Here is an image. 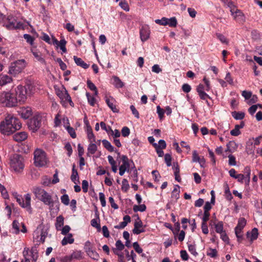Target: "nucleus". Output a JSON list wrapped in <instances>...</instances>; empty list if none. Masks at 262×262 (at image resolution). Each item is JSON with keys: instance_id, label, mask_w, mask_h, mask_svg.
Here are the masks:
<instances>
[{"instance_id": "f257e3e1", "label": "nucleus", "mask_w": 262, "mask_h": 262, "mask_svg": "<svg viewBox=\"0 0 262 262\" xmlns=\"http://www.w3.org/2000/svg\"><path fill=\"white\" fill-rule=\"evenodd\" d=\"M21 124L19 119L13 115L8 114L0 124V131L5 135H10L19 129Z\"/></svg>"}, {"instance_id": "f03ea898", "label": "nucleus", "mask_w": 262, "mask_h": 262, "mask_svg": "<svg viewBox=\"0 0 262 262\" xmlns=\"http://www.w3.org/2000/svg\"><path fill=\"white\" fill-rule=\"evenodd\" d=\"M32 191L37 199L42 202L45 205L49 206L50 209L53 207L54 201L50 193L38 186L33 187Z\"/></svg>"}, {"instance_id": "7ed1b4c3", "label": "nucleus", "mask_w": 262, "mask_h": 262, "mask_svg": "<svg viewBox=\"0 0 262 262\" xmlns=\"http://www.w3.org/2000/svg\"><path fill=\"white\" fill-rule=\"evenodd\" d=\"M19 101L16 94V88L9 92H3L0 94V103L7 107H13Z\"/></svg>"}, {"instance_id": "20e7f679", "label": "nucleus", "mask_w": 262, "mask_h": 262, "mask_svg": "<svg viewBox=\"0 0 262 262\" xmlns=\"http://www.w3.org/2000/svg\"><path fill=\"white\" fill-rule=\"evenodd\" d=\"M34 90V87L32 84H27L25 86L18 85L16 88V94L18 96L19 102H25L27 96L32 95Z\"/></svg>"}, {"instance_id": "39448f33", "label": "nucleus", "mask_w": 262, "mask_h": 262, "mask_svg": "<svg viewBox=\"0 0 262 262\" xmlns=\"http://www.w3.org/2000/svg\"><path fill=\"white\" fill-rule=\"evenodd\" d=\"M45 120V116L40 114H35L30 120L28 123V127L33 132L37 131L41 125L42 122Z\"/></svg>"}, {"instance_id": "423d86ee", "label": "nucleus", "mask_w": 262, "mask_h": 262, "mask_svg": "<svg viewBox=\"0 0 262 262\" xmlns=\"http://www.w3.org/2000/svg\"><path fill=\"white\" fill-rule=\"evenodd\" d=\"M11 168L15 172H19L24 168L23 158L19 155H14L10 159Z\"/></svg>"}, {"instance_id": "0eeeda50", "label": "nucleus", "mask_w": 262, "mask_h": 262, "mask_svg": "<svg viewBox=\"0 0 262 262\" xmlns=\"http://www.w3.org/2000/svg\"><path fill=\"white\" fill-rule=\"evenodd\" d=\"M34 160L35 165L39 167L45 166L48 162L46 153L40 149H37L35 150Z\"/></svg>"}, {"instance_id": "6e6552de", "label": "nucleus", "mask_w": 262, "mask_h": 262, "mask_svg": "<svg viewBox=\"0 0 262 262\" xmlns=\"http://www.w3.org/2000/svg\"><path fill=\"white\" fill-rule=\"evenodd\" d=\"M26 66L24 59L18 60L11 64L9 68V73L15 76L20 73Z\"/></svg>"}, {"instance_id": "1a4fd4ad", "label": "nucleus", "mask_w": 262, "mask_h": 262, "mask_svg": "<svg viewBox=\"0 0 262 262\" xmlns=\"http://www.w3.org/2000/svg\"><path fill=\"white\" fill-rule=\"evenodd\" d=\"M17 202L20 205V206L24 208H26L27 210L31 213L32 208L31 206V195L29 193H27L24 195V198H23L21 196L17 195L16 196Z\"/></svg>"}, {"instance_id": "9d476101", "label": "nucleus", "mask_w": 262, "mask_h": 262, "mask_svg": "<svg viewBox=\"0 0 262 262\" xmlns=\"http://www.w3.org/2000/svg\"><path fill=\"white\" fill-rule=\"evenodd\" d=\"M3 26L8 29L12 30L20 28L23 25L20 22H17L13 15H9L6 17Z\"/></svg>"}, {"instance_id": "9b49d317", "label": "nucleus", "mask_w": 262, "mask_h": 262, "mask_svg": "<svg viewBox=\"0 0 262 262\" xmlns=\"http://www.w3.org/2000/svg\"><path fill=\"white\" fill-rule=\"evenodd\" d=\"M26 251L27 254L26 257L29 260L32 261V262H35L38 257V252L36 248L33 247L31 250L29 248L25 247L23 252V257H24V252Z\"/></svg>"}, {"instance_id": "f8f14e48", "label": "nucleus", "mask_w": 262, "mask_h": 262, "mask_svg": "<svg viewBox=\"0 0 262 262\" xmlns=\"http://www.w3.org/2000/svg\"><path fill=\"white\" fill-rule=\"evenodd\" d=\"M134 226L133 232L135 234L138 235L145 231V226L143 225L142 222L139 217L136 220Z\"/></svg>"}, {"instance_id": "ddd939ff", "label": "nucleus", "mask_w": 262, "mask_h": 262, "mask_svg": "<svg viewBox=\"0 0 262 262\" xmlns=\"http://www.w3.org/2000/svg\"><path fill=\"white\" fill-rule=\"evenodd\" d=\"M221 1L227 5V6L230 9V12L234 18H236L237 16L242 15V12L235 8L231 0Z\"/></svg>"}, {"instance_id": "4468645a", "label": "nucleus", "mask_w": 262, "mask_h": 262, "mask_svg": "<svg viewBox=\"0 0 262 262\" xmlns=\"http://www.w3.org/2000/svg\"><path fill=\"white\" fill-rule=\"evenodd\" d=\"M121 160L122 161V164L119 167V174L120 176H123L126 171H129L130 165L128 162V159L126 156H122Z\"/></svg>"}, {"instance_id": "2eb2a0df", "label": "nucleus", "mask_w": 262, "mask_h": 262, "mask_svg": "<svg viewBox=\"0 0 262 262\" xmlns=\"http://www.w3.org/2000/svg\"><path fill=\"white\" fill-rule=\"evenodd\" d=\"M84 249L87 254L91 258L95 260L98 259L99 257V254L94 249L90 247V243L89 242H87L85 243Z\"/></svg>"}, {"instance_id": "dca6fc26", "label": "nucleus", "mask_w": 262, "mask_h": 262, "mask_svg": "<svg viewBox=\"0 0 262 262\" xmlns=\"http://www.w3.org/2000/svg\"><path fill=\"white\" fill-rule=\"evenodd\" d=\"M150 30L149 27L147 25L142 26L140 30V36L142 41H146L149 37Z\"/></svg>"}, {"instance_id": "f3484780", "label": "nucleus", "mask_w": 262, "mask_h": 262, "mask_svg": "<svg viewBox=\"0 0 262 262\" xmlns=\"http://www.w3.org/2000/svg\"><path fill=\"white\" fill-rule=\"evenodd\" d=\"M17 112L19 115L24 119L29 118L32 115V110L30 107H20Z\"/></svg>"}, {"instance_id": "a211bd4d", "label": "nucleus", "mask_w": 262, "mask_h": 262, "mask_svg": "<svg viewBox=\"0 0 262 262\" xmlns=\"http://www.w3.org/2000/svg\"><path fill=\"white\" fill-rule=\"evenodd\" d=\"M58 96L61 100L69 102L71 106L74 105V103L72 102L70 95L65 88H63L58 93Z\"/></svg>"}, {"instance_id": "6ab92c4d", "label": "nucleus", "mask_w": 262, "mask_h": 262, "mask_svg": "<svg viewBox=\"0 0 262 262\" xmlns=\"http://www.w3.org/2000/svg\"><path fill=\"white\" fill-rule=\"evenodd\" d=\"M31 52L37 60L41 63H46L45 59L42 57L41 53L38 49L33 47L31 49Z\"/></svg>"}, {"instance_id": "aec40b11", "label": "nucleus", "mask_w": 262, "mask_h": 262, "mask_svg": "<svg viewBox=\"0 0 262 262\" xmlns=\"http://www.w3.org/2000/svg\"><path fill=\"white\" fill-rule=\"evenodd\" d=\"M28 138V134L25 132H18L15 134L13 138L16 142H20L25 140Z\"/></svg>"}, {"instance_id": "412c9836", "label": "nucleus", "mask_w": 262, "mask_h": 262, "mask_svg": "<svg viewBox=\"0 0 262 262\" xmlns=\"http://www.w3.org/2000/svg\"><path fill=\"white\" fill-rule=\"evenodd\" d=\"M105 102L107 104L108 106L112 110V111L114 112H118V110L116 108V101L112 97H106L105 98Z\"/></svg>"}, {"instance_id": "4be33fe9", "label": "nucleus", "mask_w": 262, "mask_h": 262, "mask_svg": "<svg viewBox=\"0 0 262 262\" xmlns=\"http://www.w3.org/2000/svg\"><path fill=\"white\" fill-rule=\"evenodd\" d=\"M246 235L247 238H249L250 241L252 242L258 237V229L256 228H254L251 231L247 232Z\"/></svg>"}, {"instance_id": "5701e85b", "label": "nucleus", "mask_w": 262, "mask_h": 262, "mask_svg": "<svg viewBox=\"0 0 262 262\" xmlns=\"http://www.w3.org/2000/svg\"><path fill=\"white\" fill-rule=\"evenodd\" d=\"M12 81L11 77L7 74H0V86L5 85Z\"/></svg>"}, {"instance_id": "b1692460", "label": "nucleus", "mask_w": 262, "mask_h": 262, "mask_svg": "<svg viewBox=\"0 0 262 262\" xmlns=\"http://www.w3.org/2000/svg\"><path fill=\"white\" fill-rule=\"evenodd\" d=\"M73 58L77 66H80L84 69H86L89 67V65L85 63L81 58L74 56Z\"/></svg>"}, {"instance_id": "393cba45", "label": "nucleus", "mask_w": 262, "mask_h": 262, "mask_svg": "<svg viewBox=\"0 0 262 262\" xmlns=\"http://www.w3.org/2000/svg\"><path fill=\"white\" fill-rule=\"evenodd\" d=\"M87 136L90 142H95V137L93 133L92 129L91 127L87 125L86 126V130Z\"/></svg>"}, {"instance_id": "a878e982", "label": "nucleus", "mask_w": 262, "mask_h": 262, "mask_svg": "<svg viewBox=\"0 0 262 262\" xmlns=\"http://www.w3.org/2000/svg\"><path fill=\"white\" fill-rule=\"evenodd\" d=\"M112 80L113 84L117 88H121L124 86L123 82L116 76H113Z\"/></svg>"}, {"instance_id": "bb28decb", "label": "nucleus", "mask_w": 262, "mask_h": 262, "mask_svg": "<svg viewBox=\"0 0 262 262\" xmlns=\"http://www.w3.org/2000/svg\"><path fill=\"white\" fill-rule=\"evenodd\" d=\"M71 179L72 181L76 184L77 183L79 182L78 172H77V170L75 169V165H73L72 173V175L71 177Z\"/></svg>"}, {"instance_id": "cd10ccee", "label": "nucleus", "mask_w": 262, "mask_h": 262, "mask_svg": "<svg viewBox=\"0 0 262 262\" xmlns=\"http://www.w3.org/2000/svg\"><path fill=\"white\" fill-rule=\"evenodd\" d=\"M74 241V239L73 237L72 234H68L67 236L62 239L61 241V244L63 246H65L68 244H72Z\"/></svg>"}, {"instance_id": "c85d7f7f", "label": "nucleus", "mask_w": 262, "mask_h": 262, "mask_svg": "<svg viewBox=\"0 0 262 262\" xmlns=\"http://www.w3.org/2000/svg\"><path fill=\"white\" fill-rule=\"evenodd\" d=\"M97 150V146L96 144L94 142H90V144L88 147V153L87 154L89 155V154L93 155L94 154Z\"/></svg>"}, {"instance_id": "c756f323", "label": "nucleus", "mask_w": 262, "mask_h": 262, "mask_svg": "<svg viewBox=\"0 0 262 262\" xmlns=\"http://www.w3.org/2000/svg\"><path fill=\"white\" fill-rule=\"evenodd\" d=\"M180 188L178 185L174 186V189L171 193V197L178 200L180 197Z\"/></svg>"}, {"instance_id": "7c9ffc66", "label": "nucleus", "mask_w": 262, "mask_h": 262, "mask_svg": "<svg viewBox=\"0 0 262 262\" xmlns=\"http://www.w3.org/2000/svg\"><path fill=\"white\" fill-rule=\"evenodd\" d=\"M232 116L236 120H242L244 118L245 114L242 112L234 111L231 113Z\"/></svg>"}, {"instance_id": "2f4dec72", "label": "nucleus", "mask_w": 262, "mask_h": 262, "mask_svg": "<svg viewBox=\"0 0 262 262\" xmlns=\"http://www.w3.org/2000/svg\"><path fill=\"white\" fill-rule=\"evenodd\" d=\"M64 224L63 218L61 216H58L56 219V222L55 224L56 228L57 230H61V227Z\"/></svg>"}, {"instance_id": "473e14b6", "label": "nucleus", "mask_w": 262, "mask_h": 262, "mask_svg": "<svg viewBox=\"0 0 262 262\" xmlns=\"http://www.w3.org/2000/svg\"><path fill=\"white\" fill-rule=\"evenodd\" d=\"M214 227L215 231L218 233H221L225 231L224 230L223 223L222 222H218L217 223H214Z\"/></svg>"}, {"instance_id": "72a5a7b5", "label": "nucleus", "mask_w": 262, "mask_h": 262, "mask_svg": "<svg viewBox=\"0 0 262 262\" xmlns=\"http://www.w3.org/2000/svg\"><path fill=\"white\" fill-rule=\"evenodd\" d=\"M70 255L72 260L80 259L82 257V252L80 251H74Z\"/></svg>"}, {"instance_id": "f704fd0d", "label": "nucleus", "mask_w": 262, "mask_h": 262, "mask_svg": "<svg viewBox=\"0 0 262 262\" xmlns=\"http://www.w3.org/2000/svg\"><path fill=\"white\" fill-rule=\"evenodd\" d=\"M104 147L109 151L112 152L114 151V147L111 145V143L106 140L102 141Z\"/></svg>"}, {"instance_id": "c9c22d12", "label": "nucleus", "mask_w": 262, "mask_h": 262, "mask_svg": "<svg viewBox=\"0 0 262 262\" xmlns=\"http://www.w3.org/2000/svg\"><path fill=\"white\" fill-rule=\"evenodd\" d=\"M38 234H39V235L40 236V241L42 243L44 242L45 238L46 237L47 235V232L43 230H42L40 232H39V231H36L34 232V235H35Z\"/></svg>"}, {"instance_id": "e433bc0d", "label": "nucleus", "mask_w": 262, "mask_h": 262, "mask_svg": "<svg viewBox=\"0 0 262 262\" xmlns=\"http://www.w3.org/2000/svg\"><path fill=\"white\" fill-rule=\"evenodd\" d=\"M226 146H228V148L231 150V153L233 152L237 148V144L233 141H231L227 144Z\"/></svg>"}, {"instance_id": "4c0bfd02", "label": "nucleus", "mask_w": 262, "mask_h": 262, "mask_svg": "<svg viewBox=\"0 0 262 262\" xmlns=\"http://www.w3.org/2000/svg\"><path fill=\"white\" fill-rule=\"evenodd\" d=\"M52 183L51 178L48 176H43L41 179V184L45 186H48Z\"/></svg>"}, {"instance_id": "58836bf2", "label": "nucleus", "mask_w": 262, "mask_h": 262, "mask_svg": "<svg viewBox=\"0 0 262 262\" xmlns=\"http://www.w3.org/2000/svg\"><path fill=\"white\" fill-rule=\"evenodd\" d=\"M146 207L144 204H141L140 205H134L133 207V210L135 212L138 211L143 212L145 211Z\"/></svg>"}, {"instance_id": "ea45409f", "label": "nucleus", "mask_w": 262, "mask_h": 262, "mask_svg": "<svg viewBox=\"0 0 262 262\" xmlns=\"http://www.w3.org/2000/svg\"><path fill=\"white\" fill-rule=\"evenodd\" d=\"M246 225V220L244 218L242 217L238 220V224L236 226V228H237L239 230H240L241 229H243Z\"/></svg>"}, {"instance_id": "a19ab883", "label": "nucleus", "mask_w": 262, "mask_h": 262, "mask_svg": "<svg viewBox=\"0 0 262 262\" xmlns=\"http://www.w3.org/2000/svg\"><path fill=\"white\" fill-rule=\"evenodd\" d=\"M66 43L67 42L65 39H61L58 42V44L57 45V47H59L63 53H66L67 52V49L66 48Z\"/></svg>"}, {"instance_id": "79ce46f5", "label": "nucleus", "mask_w": 262, "mask_h": 262, "mask_svg": "<svg viewBox=\"0 0 262 262\" xmlns=\"http://www.w3.org/2000/svg\"><path fill=\"white\" fill-rule=\"evenodd\" d=\"M167 25L171 27H174L177 25V20L175 17L167 18Z\"/></svg>"}, {"instance_id": "37998d69", "label": "nucleus", "mask_w": 262, "mask_h": 262, "mask_svg": "<svg viewBox=\"0 0 262 262\" xmlns=\"http://www.w3.org/2000/svg\"><path fill=\"white\" fill-rule=\"evenodd\" d=\"M244 170L245 173V175L244 176L246 177V184H249L250 180L251 170L249 167H245Z\"/></svg>"}, {"instance_id": "c03bdc74", "label": "nucleus", "mask_w": 262, "mask_h": 262, "mask_svg": "<svg viewBox=\"0 0 262 262\" xmlns=\"http://www.w3.org/2000/svg\"><path fill=\"white\" fill-rule=\"evenodd\" d=\"M86 95L89 103L91 106H94L96 102V100L95 97L91 95L89 93H86Z\"/></svg>"}, {"instance_id": "a18cd8bd", "label": "nucleus", "mask_w": 262, "mask_h": 262, "mask_svg": "<svg viewBox=\"0 0 262 262\" xmlns=\"http://www.w3.org/2000/svg\"><path fill=\"white\" fill-rule=\"evenodd\" d=\"M155 148H160L161 149H164L166 147V143L164 140H160L158 144L157 143L153 144Z\"/></svg>"}, {"instance_id": "49530a36", "label": "nucleus", "mask_w": 262, "mask_h": 262, "mask_svg": "<svg viewBox=\"0 0 262 262\" xmlns=\"http://www.w3.org/2000/svg\"><path fill=\"white\" fill-rule=\"evenodd\" d=\"M129 188V185L128 181L125 179H123V180L122 181V187H121V189H122V191H123L124 192H126L128 190Z\"/></svg>"}, {"instance_id": "de8ad7c7", "label": "nucleus", "mask_w": 262, "mask_h": 262, "mask_svg": "<svg viewBox=\"0 0 262 262\" xmlns=\"http://www.w3.org/2000/svg\"><path fill=\"white\" fill-rule=\"evenodd\" d=\"M217 252L216 249L209 248L207 250V255L210 257H215L217 255Z\"/></svg>"}, {"instance_id": "09e8293b", "label": "nucleus", "mask_w": 262, "mask_h": 262, "mask_svg": "<svg viewBox=\"0 0 262 262\" xmlns=\"http://www.w3.org/2000/svg\"><path fill=\"white\" fill-rule=\"evenodd\" d=\"M65 127L72 138H75L76 137V134L75 129L73 127H71L70 126H65Z\"/></svg>"}, {"instance_id": "8fccbe9b", "label": "nucleus", "mask_w": 262, "mask_h": 262, "mask_svg": "<svg viewBox=\"0 0 262 262\" xmlns=\"http://www.w3.org/2000/svg\"><path fill=\"white\" fill-rule=\"evenodd\" d=\"M12 229L14 230L13 232L15 234L19 232V223L17 221H14L12 223Z\"/></svg>"}, {"instance_id": "3c124183", "label": "nucleus", "mask_w": 262, "mask_h": 262, "mask_svg": "<svg viewBox=\"0 0 262 262\" xmlns=\"http://www.w3.org/2000/svg\"><path fill=\"white\" fill-rule=\"evenodd\" d=\"M238 125H235L234 128L230 131V134L233 136H237L241 134Z\"/></svg>"}, {"instance_id": "603ef678", "label": "nucleus", "mask_w": 262, "mask_h": 262, "mask_svg": "<svg viewBox=\"0 0 262 262\" xmlns=\"http://www.w3.org/2000/svg\"><path fill=\"white\" fill-rule=\"evenodd\" d=\"M61 202L64 205L67 206L69 204L70 199L68 194H65L61 196Z\"/></svg>"}, {"instance_id": "864d4df0", "label": "nucleus", "mask_w": 262, "mask_h": 262, "mask_svg": "<svg viewBox=\"0 0 262 262\" xmlns=\"http://www.w3.org/2000/svg\"><path fill=\"white\" fill-rule=\"evenodd\" d=\"M119 5L121 7V8L125 10V11H128L129 10V8L128 5L126 2L125 1H121Z\"/></svg>"}, {"instance_id": "5fc2aeb1", "label": "nucleus", "mask_w": 262, "mask_h": 262, "mask_svg": "<svg viewBox=\"0 0 262 262\" xmlns=\"http://www.w3.org/2000/svg\"><path fill=\"white\" fill-rule=\"evenodd\" d=\"M155 23L157 24L162 25V26H166L167 25V18L163 17L161 19H157L155 20Z\"/></svg>"}, {"instance_id": "6e6d98bb", "label": "nucleus", "mask_w": 262, "mask_h": 262, "mask_svg": "<svg viewBox=\"0 0 262 262\" xmlns=\"http://www.w3.org/2000/svg\"><path fill=\"white\" fill-rule=\"evenodd\" d=\"M157 113L158 114L160 119H163L165 111L163 108H161L159 105L157 107Z\"/></svg>"}, {"instance_id": "4d7b16f0", "label": "nucleus", "mask_w": 262, "mask_h": 262, "mask_svg": "<svg viewBox=\"0 0 262 262\" xmlns=\"http://www.w3.org/2000/svg\"><path fill=\"white\" fill-rule=\"evenodd\" d=\"M99 196L101 206L105 207L106 206V201L104 194L103 192H99Z\"/></svg>"}, {"instance_id": "13d9d810", "label": "nucleus", "mask_w": 262, "mask_h": 262, "mask_svg": "<svg viewBox=\"0 0 262 262\" xmlns=\"http://www.w3.org/2000/svg\"><path fill=\"white\" fill-rule=\"evenodd\" d=\"M229 158V165L231 166H235L236 165V162L235 158L232 155H229L228 156Z\"/></svg>"}, {"instance_id": "bf43d9fd", "label": "nucleus", "mask_w": 262, "mask_h": 262, "mask_svg": "<svg viewBox=\"0 0 262 262\" xmlns=\"http://www.w3.org/2000/svg\"><path fill=\"white\" fill-rule=\"evenodd\" d=\"M121 133L122 135L124 137H126L129 136L130 134V130L128 127L126 126H124L121 130Z\"/></svg>"}, {"instance_id": "052dcab7", "label": "nucleus", "mask_w": 262, "mask_h": 262, "mask_svg": "<svg viewBox=\"0 0 262 262\" xmlns=\"http://www.w3.org/2000/svg\"><path fill=\"white\" fill-rule=\"evenodd\" d=\"M258 106H259L261 107V105H252L248 110L249 113L251 115H253L257 111Z\"/></svg>"}, {"instance_id": "680f3d73", "label": "nucleus", "mask_w": 262, "mask_h": 262, "mask_svg": "<svg viewBox=\"0 0 262 262\" xmlns=\"http://www.w3.org/2000/svg\"><path fill=\"white\" fill-rule=\"evenodd\" d=\"M24 38L30 45H33V43L34 42V39L30 35L28 34H25L24 35Z\"/></svg>"}, {"instance_id": "e2e57ef3", "label": "nucleus", "mask_w": 262, "mask_h": 262, "mask_svg": "<svg viewBox=\"0 0 262 262\" xmlns=\"http://www.w3.org/2000/svg\"><path fill=\"white\" fill-rule=\"evenodd\" d=\"M188 250L193 255L196 256L198 255V253L196 251V249H195V247L194 245H188Z\"/></svg>"}, {"instance_id": "0e129e2a", "label": "nucleus", "mask_w": 262, "mask_h": 262, "mask_svg": "<svg viewBox=\"0 0 262 262\" xmlns=\"http://www.w3.org/2000/svg\"><path fill=\"white\" fill-rule=\"evenodd\" d=\"M115 245L116 247V249L119 251L122 250L124 248V245L123 244V243L120 240H118L116 242Z\"/></svg>"}, {"instance_id": "69168bd1", "label": "nucleus", "mask_w": 262, "mask_h": 262, "mask_svg": "<svg viewBox=\"0 0 262 262\" xmlns=\"http://www.w3.org/2000/svg\"><path fill=\"white\" fill-rule=\"evenodd\" d=\"M242 95L245 99L248 100L252 96V93L250 91H244L242 92Z\"/></svg>"}, {"instance_id": "338daca9", "label": "nucleus", "mask_w": 262, "mask_h": 262, "mask_svg": "<svg viewBox=\"0 0 262 262\" xmlns=\"http://www.w3.org/2000/svg\"><path fill=\"white\" fill-rule=\"evenodd\" d=\"M133 247L135 250L138 253H141L143 251L142 249L140 247L137 242L133 243Z\"/></svg>"}, {"instance_id": "774afa93", "label": "nucleus", "mask_w": 262, "mask_h": 262, "mask_svg": "<svg viewBox=\"0 0 262 262\" xmlns=\"http://www.w3.org/2000/svg\"><path fill=\"white\" fill-rule=\"evenodd\" d=\"M72 261V259L71 258V255H67L60 258L61 262H71Z\"/></svg>"}]
</instances>
